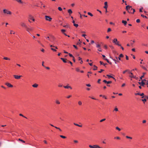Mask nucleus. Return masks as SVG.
<instances>
[{
    "instance_id": "nucleus-14",
    "label": "nucleus",
    "mask_w": 148,
    "mask_h": 148,
    "mask_svg": "<svg viewBox=\"0 0 148 148\" xmlns=\"http://www.w3.org/2000/svg\"><path fill=\"white\" fill-rule=\"evenodd\" d=\"M103 82L105 83H107V84H109L112 83V82L111 81H107L106 80H104Z\"/></svg>"
},
{
    "instance_id": "nucleus-58",
    "label": "nucleus",
    "mask_w": 148,
    "mask_h": 148,
    "mask_svg": "<svg viewBox=\"0 0 148 148\" xmlns=\"http://www.w3.org/2000/svg\"><path fill=\"white\" fill-rule=\"evenodd\" d=\"M73 141L75 143H77L78 142V141L76 140H74Z\"/></svg>"
},
{
    "instance_id": "nucleus-43",
    "label": "nucleus",
    "mask_w": 148,
    "mask_h": 148,
    "mask_svg": "<svg viewBox=\"0 0 148 148\" xmlns=\"http://www.w3.org/2000/svg\"><path fill=\"white\" fill-rule=\"evenodd\" d=\"M73 25L76 27H77L78 26V24H74Z\"/></svg>"
},
{
    "instance_id": "nucleus-7",
    "label": "nucleus",
    "mask_w": 148,
    "mask_h": 148,
    "mask_svg": "<svg viewBox=\"0 0 148 148\" xmlns=\"http://www.w3.org/2000/svg\"><path fill=\"white\" fill-rule=\"evenodd\" d=\"M45 18L46 21L50 22L51 21L52 19V18L50 16H45Z\"/></svg>"
},
{
    "instance_id": "nucleus-28",
    "label": "nucleus",
    "mask_w": 148,
    "mask_h": 148,
    "mask_svg": "<svg viewBox=\"0 0 148 148\" xmlns=\"http://www.w3.org/2000/svg\"><path fill=\"white\" fill-rule=\"evenodd\" d=\"M78 103L79 106H81L82 104V102L81 101H78Z\"/></svg>"
},
{
    "instance_id": "nucleus-37",
    "label": "nucleus",
    "mask_w": 148,
    "mask_h": 148,
    "mask_svg": "<svg viewBox=\"0 0 148 148\" xmlns=\"http://www.w3.org/2000/svg\"><path fill=\"white\" fill-rule=\"evenodd\" d=\"M60 136L63 138H66L65 136L62 135H60Z\"/></svg>"
},
{
    "instance_id": "nucleus-38",
    "label": "nucleus",
    "mask_w": 148,
    "mask_h": 148,
    "mask_svg": "<svg viewBox=\"0 0 148 148\" xmlns=\"http://www.w3.org/2000/svg\"><path fill=\"white\" fill-rule=\"evenodd\" d=\"M98 50L99 51H100V52H101L102 51V49H101V48L100 47L98 48Z\"/></svg>"
},
{
    "instance_id": "nucleus-8",
    "label": "nucleus",
    "mask_w": 148,
    "mask_h": 148,
    "mask_svg": "<svg viewBox=\"0 0 148 148\" xmlns=\"http://www.w3.org/2000/svg\"><path fill=\"white\" fill-rule=\"evenodd\" d=\"M14 77L16 79H18L21 78V77H22V75H13Z\"/></svg>"
},
{
    "instance_id": "nucleus-53",
    "label": "nucleus",
    "mask_w": 148,
    "mask_h": 148,
    "mask_svg": "<svg viewBox=\"0 0 148 148\" xmlns=\"http://www.w3.org/2000/svg\"><path fill=\"white\" fill-rule=\"evenodd\" d=\"M115 139H120V138L119 137H115L114 138Z\"/></svg>"
},
{
    "instance_id": "nucleus-46",
    "label": "nucleus",
    "mask_w": 148,
    "mask_h": 148,
    "mask_svg": "<svg viewBox=\"0 0 148 148\" xmlns=\"http://www.w3.org/2000/svg\"><path fill=\"white\" fill-rule=\"evenodd\" d=\"M58 10L60 11H61L62 10V8L60 7H58Z\"/></svg>"
},
{
    "instance_id": "nucleus-9",
    "label": "nucleus",
    "mask_w": 148,
    "mask_h": 148,
    "mask_svg": "<svg viewBox=\"0 0 148 148\" xmlns=\"http://www.w3.org/2000/svg\"><path fill=\"white\" fill-rule=\"evenodd\" d=\"M20 25L22 27H25V28L27 27L26 24L23 22H21L20 23Z\"/></svg>"
},
{
    "instance_id": "nucleus-3",
    "label": "nucleus",
    "mask_w": 148,
    "mask_h": 148,
    "mask_svg": "<svg viewBox=\"0 0 148 148\" xmlns=\"http://www.w3.org/2000/svg\"><path fill=\"white\" fill-rule=\"evenodd\" d=\"M3 11V13L6 15H11L12 14V12L11 11L6 9H4Z\"/></svg>"
},
{
    "instance_id": "nucleus-47",
    "label": "nucleus",
    "mask_w": 148,
    "mask_h": 148,
    "mask_svg": "<svg viewBox=\"0 0 148 148\" xmlns=\"http://www.w3.org/2000/svg\"><path fill=\"white\" fill-rule=\"evenodd\" d=\"M106 120V119H101L100 120V122H101L104 121H105Z\"/></svg>"
},
{
    "instance_id": "nucleus-12",
    "label": "nucleus",
    "mask_w": 148,
    "mask_h": 148,
    "mask_svg": "<svg viewBox=\"0 0 148 148\" xmlns=\"http://www.w3.org/2000/svg\"><path fill=\"white\" fill-rule=\"evenodd\" d=\"M139 84L140 85L142 86H144L145 84V83L144 82H143L142 80L141 82H138Z\"/></svg>"
},
{
    "instance_id": "nucleus-21",
    "label": "nucleus",
    "mask_w": 148,
    "mask_h": 148,
    "mask_svg": "<svg viewBox=\"0 0 148 148\" xmlns=\"http://www.w3.org/2000/svg\"><path fill=\"white\" fill-rule=\"evenodd\" d=\"M107 76L108 77V78H113L114 79H115V80H116L115 78L111 75H107Z\"/></svg>"
},
{
    "instance_id": "nucleus-18",
    "label": "nucleus",
    "mask_w": 148,
    "mask_h": 148,
    "mask_svg": "<svg viewBox=\"0 0 148 148\" xmlns=\"http://www.w3.org/2000/svg\"><path fill=\"white\" fill-rule=\"evenodd\" d=\"M68 12L70 15H71V14H72L73 13V12L71 9L68 10Z\"/></svg>"
},
{
    "instance_id": "nucleus-2",
    "label": "nucleus",
    "mask_w": 148,
    "mask_h": 148,
    "mask_svg": "<svg viewBox=\"0 0 148 148\" xmlns=\"http://www.w3.org/2000/svg\"><path fill=\"white\" fill-rule=\"evenodd\" d=\"M126 9L127 12L129 13L134 14L135 12L134 9H132L131 6L128 5L126 6Z\"/></svg>"
},
{
    "instance_id": "nucleus-11",
    "label": "nucleus",
    "mask_w": 148,
    "mask_h": 148,
    "mask_svg": "<svg viewBox=\"0 0 148 148\" xmlns=\"http://www.w3.org/2000/svg\"><path fill=\"white\" fill-rule=\"evenodd\" d=\"M5 85L8 86L10 87H12L13 86L11 84H10L8 83H5Z\"/></svg>"
},
{
    "instance_id": "nucleus-19",
    "label": "nucleus",
    "mask_w": 148,
    "mask_h": 148,
    "mask_svg": "<svg viewBox=\"0 0 148 148\" xmlns=\"http://www.w3.org/2000/svg\"><path fill=\"white\" fill-rule=\"evenodd\" d=\"M136 95H139L140 96H143L144 95V94L143 93H137L135 94Z\"/></svg>"
},
{
    "instance_id": "nucleus-4",
    "label": "nucleus",
    "mask_w": 148,
    "mask_h": 148,
    "mask_svg": "<svg viewBox=\"0 0 148 148\" xmlns=\"http://www.w3.org/2000/svg\"><path fill=\"white\" fill-rule=\"evenodd\" d=\"M26 29V31L29 33H30V32H32L34 29V28L31 26H29V27H27Z\"/></svg>"
},
{
    "instance_id": "nucleus-16",
    "label": "nucleus",
    "mask_w": 148,
    "mask_h": 148,
    "mask_svg": "<svg viewBox=\"0 0 148 148\" xmlns=\"http://www.w3.org/2000/svg\"><path fill=\"white\" fill-rule=\"evenodd\" d=\"M64 87L65 88L68 89L69 88H70L71 89H72V87L70 86H64Z\"/></svg>"
},
{
    "instance_id": "nucleus-57",
    "label": "nucleus",
    "mask_w": 148,
    "mask_h": 148,
    "mask_svg": "<svg viewBox=\"0 0 148 148\" xmlns=\"http://www.w3.org/2000/svg\"><path fill=\"white\" fill-rule=\"evenodd\" d=\"M111 29L110 28H108V30H107V32H110V31H111Z\"/></svg>"
},
{
    "instance_id": "nucleus-10",
    "label": "nucleus",
    "mask_w": 148,
    "mask_h": 148,
    "mask_svg": "<svg viewBox=\"0 0 148 148\" xmlns=\"http://www.w3.org/2000/svg\"><path fill=\"white\" fill-rule=\"evenodd\" d=\"M131 75H130L129 76L131 78H135L136 77V76H134L132 73L131 72H128Z\"/></svg>"
},
{
    "instance_id": "nucleus-31",
    "label": "nucleus",
    "mask_w": 148,
    "mask_h": 148,
    "mask_svg": "<svg viewBox=\"0 0 148 148\" xmlns=\"http://www.w3.org/2000/svg\"><path fill=\"white\" fill-rule=\"evenodd\" d=\"M146 73H143V75L141 76V77H140V79H142V78L144 77V75Z\"/></svg>"
},
{
    "instance_id": "nucleus-40",
    "label": "nucleus",
    "mask_w": 148,
    "mask_h": 148,
    "mask_svg": "<svg viewBox=\"0 0 148 148\" xmlns=\"http://www.w3.org/2000/svg\"><path fill=\"white\" fill-rule=\"evenodd\" d=\"M126 137L127 138H128V139H132V137H130V136H126Z\"/></svg>"
},
{
    "instance_id": "nucleus-62",
    "label": "nucleus",
    "mask_w": 148,
    "mask_h": 148,
    "mask_svg": "<svg viewBox=\"0 0 148 148\" xmlns=\"http://www.w3.org/2000/svg\"><path fill=\"white\" fill-rule=\"evenodd\" d=\"M62 85L60 84H59L58 85V86L59 87H62Z\"/></svg>"
},
{
    "instance_id": "nucleus-22",
    "label": "nucleus",
    "mask_w": 148,
    "mask_h": 148,
    "mask_svg": "<svg viewBox=\"0 0 148 148\" xmlns=\"http://www.w3.org/2000/svg\"><path fill=\"white\" fill-rule=\"evenodd\" d=\"M3 59L5 60H10V58H8V57H4L3 58Z\"/></svg>"
},
{
    "instance_id": "nucleus-61",
    "label": "nucleus",
    "mask_w": 148,
    "mask_h": 148,
    "mask_svg": "<svg viewBox=\"0 0 148 148\" xmlns=\"http://www.w3.org/2000/svg\"><path fill=\"white\" fill-rule=\"evenodd\" d=\"M86 36V34H82V36L83 37H84L85 39L86 38L85 37V36Z\"/></svg>"
},
{
    "instance_id": "nucleus-35",
    "label": "nucleus",
    "mask_w": 148,
    "mask_h": 148,
    "mask_svg": "<svg viewBox=\"0 0 148 148\" xmlns=\"http://www.w3.org/2000/svg\"><path fill=\"white\" fill-rule=\"evenodd\" d=\"M75 70H76V71L77 72L80 71V69H79V68H76Z\"/></svg>"
},
{
    "instance_id": "nucleus-39",
    "label": "nucleus",
    "mask_w": 148,
    "mask_h": 148,
    "mask_svg": "<svg viewBox=\"0 0 148 148\" xmlns=\"http://www.w3.org/2000/svg\"><path fill=\"white\" fill-rule=\"evenodd\" d=\"M18 140L19 141H21L22 143H25V141H24L23 140H22V139H18Z\"/></svg>"
},
{
    "instance_id": "nucleus-55",
    "label": "nucleus",
    "mask_w": 148,
    "mask_h": 148,
    "mask_svg": "<svg viewBox=\"0 0 148 148\" xmlns=\"http://www.w3.org/2000/svg\"><path fill=\"white\" fill-rule=\"evenodd\" d=\"M128 70H126L123 72V73L125 74L126 72L128 71Z\"/></svg>"
},
{
    "instance_id": "nucleus-20",
    "label": "nucleus",
    "mask_w": 148,
    "mask_h": 148,
    "mask_svg": "<svg viewBox=\"0 0 148 148\" xmlns=\"http://www.w3.org/2000/svg\"><path fill=\"white\" fill-rule=\"evenodd\" d=\"M32 86L34 88H37L38 86V85L36 84H34L32 85Z\"/></svg>"
},
{
    "instance_id": "nucleus-60",
    "label": "nucleus",
    "mask_w": 148,
    "mask_h": 148,
    "mask_svg": "<svg viewBox=\"0 0 148 148\" xmlns=\"http://www.w3.org/2000/svg\"><path fill=\"white\" fill-rule=\"evenodd\" d=\"M104 71V70L102 69L100 70V71H99L98 72L99 73L102 72L103 71Z\"/></svg>"
},
{
    "instance_id": "nucleus-64",
    "label": "nucleus",
    "mask_w": 148,
    "mask_h": 148,
    "mask_svg": "<svg viewBox=\"0 0 148 148\" xmlns=\"http://www.w3.org/2000/svg\"><path fill=\"white\" fill-rule=\"evenodd\" d=\"M125 85V84L124 83V84H122V85L121 87H123Z\"/></svg>"
},
{
    "instance_id": "nucleus-27",
    "label": "nucleus",
    "mask_w": 148,
    "mask_h": 148,
    "mask_svg": "<svg viewBox=\"0 0 148 148\" xmlns=\"http://www.w3.org/2000/svg\"><path fill=\"white\" fill-rule=\"evenodd\" d=\"M122 23H123L125 25L127 23V22L126 21L123 20L122 21Z\"/></svg>"
},
{
    "instance_id": "nucleus-17",
    "label": "nucleus",
    "mask_w": 148,
    "mask_h": 148,
    "mask_svg": "<svg viewBox=\"0 0 148 148\" xmlns=\"http://www.w3.org/2000/svg\"><path fill=\"white\" fill-rule=\"evenodd\" d=\"M118 41V40L116 38H114L112 41V42L113 43L115 44Z\"/></svg>"
},
{
    "instance_id": "nucleus-32",
    "label": "nucleus",
    "mask_w": 148,
    "mask_h": 148,
    "mask_svg": "<svg viewBox=\"0 0 148 148\" xmlns=\"http://www.w3.org/2000/svg\"><path fill=\"white\" fill-rule=\"evenodd\" d=\"M88 14L90 16H93V15L90 12H88Z\"/></svg>"
},
{
    "instance_id": "nucleus-24",
    "label": "nucleus",
    "mask_w": 148,
    "mask_h": 148,
    "mask_svg": "<svg viewBox=\"0 0 148 148\" xmlns=\"http://www.w3.org/2000/svg\"><path fill=\"white\" fill-rule=\"evenodd\" d=\"M115 45L119 46H121V45L119 43V42L118 41Z\"/></svg>"
},
{
    "instance_id": "nucleus-1",
    "label": "nucleus",
    "mask_w": 148,
    "mask_h": 148,
    "mask_svg": "<svg viewBox=\"0 0 148 148\" xmlns=\"http://www.w3.org/2000/svg\"><path fill=\"white\" fill-rule=\"evenodd\" d=\"M123 56L122 54H121L118 58L116 56H114V58L116 59H114L112 57L110 56V58L112 59L115 62V63L116 64L117 62H119V61L121 60V58L123 57Z\"/></svg>"
},
{
    "instance_id": "nucleus-51",
    "label": "nucleus",
    "mask_w": 148,
    "mask_h": 148,
    "mask_svg": "<svg viewBox=\"0 0 148 148\" xmlns=\"http://www.w3.org/2000/svg\"><path fill=\"white\" fill-rule=\"evenodd\" d=\"M102 97L103 98H104L105 99H107V97L105 95H103V96Z\"/></svg>"
},
{
    "instance_id": "nucleus-34",
    "label": "nucleus",
    "mask_w": 148,
    "mask_h": 148,
    "mask_svg": "<svg viewBox=\"0 0 148 148\" xmlns=\"http://www.w3.org/2000/svg\"><path fill=\"white\" fill-rule=\"evenodd\" d=\"M143 9V7H141V8H140L139 9V12H143L142 9Z\"/></svg>"
},
{
    "instance_id": "nucleus-6",
    "label": "nucleus",
    "mask_w": 148,
    "mask_h": 148,
    "mask_svg": "<svg viewBox=\"0 0 148 148\" xmlns=\"http://www.w3.org/2000/svg\"><path fill=\"white\" fill-rule=\"evenodd\" d=\"M30 20H32L33 21H35V19L34 18L33 16L32 15H30L29 16V21L31 23V22L30 21Z\"/></svg>"
},
{
    "instance_id": "nucleus-42",
    "label": "nucleus",
    "mask_w": 148,
    "mask_h": 148,
    "mask_svg": "<svg viewBox=\"0 0 148 148\" xmlns=\"http://www.w3.org/2000/svg\"><path fill=\"white\" fill-rule=\"evenodd\" d=\"M116 130H118L119 131H120L121 130V129L120 128H119L118 127H116Z\"/></svg>"
},
{
    "instance_id": "nucleus-15",
    "label": "nucleus",
    "mask_w": 148,
    "mask_h": 148,
    "mask_svg": "<svg viewBox=\"0 0 148 148\" xmlns=\"http://www.w3.org/2000/svg\"><path fill=\"white\" fill-rule=\"evenodd\" d=\"M55 102L57 104L59 105V104H60V101L59 100H58V99L56 100L55 101Z\"/></svg>"
},
{
    "instance_id": "nucleus-44",
    "label": "nucleus",
    "mask_w": 148,
    "mask_h": 148,
    "mask_svg": "<svg viewBox=\"0 0 148 148\" xmlns=\"http://www.w3.org/2000/svg\"><path fill=\"white\" fill-rule=\"evenodd\" d=\"M140 66L143 69H144L145 70H146V68L144 67L143 66V65H141Z\"/></svg>"
},
{
    "instance_id": "nucleus-63",
    "label": "nucleus",
    "mask_w": 148,
    "mask_h": 148,
    "mask_svg": "<svg viewBox=\"0 0 148 148\" xmlns=\"http://www.w3.org/2000/svg\"><path fill=\"white\" fill-rule=\"evenodd\" d=\"M41 51H42L43 52H45V50L44 49H42L41 50Z\"/></svg>"
},
{
    "instance_id": "nucleus-26",
    "label": "nucleus",
    "mask_w": 148,
    "mask_h": 148,
    "mask_svg": "<svg viewBox=\"0 0 148 148\" xmlns=\"http://www.w3.org/2000/svg\"><path fill=\"white\" fill-rule=\"evenodd\" d=\"M74 125H76L77 126H78L79 127H82V125H79L77 124H76V123H74Z\"/></svg>"
},
{
    "instance_id": "nucleus-29",
    "label": "nucleus",
    "mask_w": 148,
    "mask_h": 148,
    "mask_svg": "<svg viewBox=\"0 0 148 148\" xmlns=\"http://www.w3.org/2000/svg\"><path fill=\"white\" fill-rule=\"evenodd\" d=\"M97 67L95 65L94 66V68H93V70H96L97 69Z\"/></svg>"
},
{
    "instance_id": "nucleus-41",
    "label": "nucleus",
    "mask_w": 148,
    "mask_h": 148,
    "mask_svg": "<svg viewBox=\"0 0 148 148\" xmlns=\"http://www.w3.org/2000/svg\"><path fill=\"white\" fill-rule=\"evenodd\" d=\"M141 16L142 17H143V18H147V17L146 16H144V15H143L142 14H141Z\"/></svg>"
},
{
    "instance_id": "nucleus-13",
    "label": "nucleus",
    "mask_w": 148,
    "mask_h": 148,
    "mask_svg": "<svg viewBox=\"0 0 148 148\" xmlns=\"http://www.w3.org/2000/svg\"><path fill=\"white\" fill-rule=\"evenodd\" d=\"M104 5L105 6H104L103 8L106 9H107L108 7L107 2H105L104 3Z\"/></svg>"
},
{
    "instance_id": "nucleus-30",
    "label": "nucleus",
    "mask_w": 148,
    "mask_h": 148,
    "mask_svg": "<svg viewBox=\"0 0 148 148\" xmlns=\"http://www.w3.org/2000/svg\"><path fill=\"white\" fill-rule=\"evenodd\" d=\"M15 32H14L12 30H10V33L11 34H15Z\"/></svg>"
},
{
    "instance_id": "nucleus-48",
    "label": "nucleus",
    "mask_w": 148,
    "mask_h": 148,
    "mask_svg": "<svg viewBox=\"0 0 148 148\" xmlns=\"http://www.w3.org/2000/svg\"><path fill=\"white\" fill-rule=\"evenodd\" d=\"M54 127L56 129H58L60 131H61V130L59 127H58L56 126H54Z\"/></svg>"
},
{
    "instance_id": "nucleus-50",
    "label": "nucleus",
    "mask_w": 148,
    "mask_h": 148,
    "mask_svg": "<svg viewBox=\"0 0 148 148\" xmlns=\"http://www.w3.org/2000/svg\"><path fill=\"white\" fill-rule=\"evenodd\" d=\"M17 1L20 3H22V2L21 0H17Z\"/></svg>"
},
{
    "instance_id": "nucleus-49",
    "label": "nucleus",
    "mask_w": 148,
    "mask_h": 148,
    "mask_svg": "<svg viewBox=\"0 0 148 148\" xmlns=\"http://www.w3.org/2000/svg\"><path fill=\"white\" fill-rule=\"evenodd\" d=\"M51 50H52V51H57L55 49H53V48H51Z\"/></svg>"
},
{
    "instance_id": "nucleus-52",
    "label": "nucleus",
    "mask_w": 148,
    "mask_h": 148,
    "mask_svg": "<svg viewBox=\"0 0 148 148\" xmlns=\"http://www.w3.org/2000/svg\"><path fill=\"white\" fill-rule=\"evenodd\" d=\"M69 56L71 57H73V58H74V57L71 54H70V53H69Z\"/></svg>"
},
{
    "instance_id": "nucleus-36",
    "label": "nucleus",
    "mask_w": 148,
    "mask_h": 148,
    "mask_svg": "<svg viewBox=\"0 0 148 148\" xmlns=\"http://www.w3.org/2000/svg\"><path fill=\"white\" fill-rule=\"evenodd\" d=\"M96 47H97L99 48L100 47V45H99L96 44Z\"/></svg>"
},
{
    "instance_id": "nucleus-59",
    "label": "nucleus",
    "mask_w": 148,
    "mask_h": 148,
    "mask_svg": "<svg viewBox=\"0 0 148 148\" xmlns=\"http://www.w3.org/2000/svg\"><path fill=\"white\" fill-rule=\"evenodd\" d=\"M19 115H20V116H23V117H25V118H27V117H26L24 116H23V115L22 114H19Z\"/></svg>"
},
{
    "instance_id": "nucleus-33",
    "label": "nucleus",
    "mask_w": 148,
    "mask_h": 148,
    "mask_svg": "<svg viewBox=\"0 0 148 148\" xmlns=\"http://www.w3.org/2000/svg\"><path fill=\"white\" fill-rule=\"evenodd\" d=\"M142 101L144 102V103H145V102H146L147 101V99H142Z\"/></svg>"
},
{
    "instance_id": "nucleus-5",
    "label": "nucleus",
    "mask_w": 148,
    "mask_h": 148,
    "mask_svg": "<svg viewBox=\"0 0 148 148\" xmlns=\"http://www.w3.org/2000/svg\"><path fill=\"white\" fill-rule=\"evenodd\" d=\"M89 147L90 148H102L100 147V146L97 145H93V146L91 145H89Z\"/></svg>"
},
{
    "instance_id": "nucleus-56",
    "label": "nucleus",
    "mask_w": 148,
    "mask_h": 148,
    "mask_svg": "<svg viewBox=\"0 0 148 148\" xmlns=\"http://www.w3.org/2000/svg\"><path fill=\"white\" fill-rule=\"evenodd\" d=\"M140 20L139 19H137L136 20V22H137V23H139L140 22Z\"/></svg>"
},
{
    "instance_id": "nucleus-25",
    "label": "nucleus",
    "mask_w": 148,
    "mask_h": 148,
    "mask_svg": "<svg viewBox=\"0 0 148 148\" xmlns=\"http://www.w3.org/2000/svg\"><path fill=\"white\" fill-rule=\"evenodd\" d=\"M105 60H106L107 62L108 63H109V64H112V63L111 62H110L108 60V59H107V58H105L104 59Z\"/></svg>"
},
{
    "instance_id": "nucleus-45",
    "label": "nucleus",
    "mask_w": 148,
    "mask_h": 148,
    "mask_svg": "<svg viewBox=\"0 0 148 148\" xmlns=\"http://www.w3.org/2000/svg\"><path fill=\"white\" fill-rule=\"evenodd\" d=\"M66 30L65 29H62L61 30V31L64 34V32H65Z\"/></svg>"
},
{
    "instance_id": "nucleus-54",
    "label": "nucleus",
    "mask_w": 148,
    "mask_h": 148,
    "mask_svg": "<svg viewBox=\"0 0 148 148\" xmlns=\"http://www.w3.org/2000/svg\"><path fill=\"white\" fill-rule=\"evenodd\" d=\"M114 111H118V109L117 108H115L114 110Z\"/></svg>"
},
{
    "instance_id": "nucleus-23",
    "label": "nucleus",
    "mask_w": 148,
    "mask_h": 148,
    "mask_svg": "<svg viewBox=\"0 0 148 148\" xmlns=\"http://www.w3.org/2000/svg\"><path fill=\"white\" fill-rule=\"evenodd\" d=\"M60 59L62 60L64 63L66 62V59H64L63 58H61Z\"/></svg>"
}]
</instances>
